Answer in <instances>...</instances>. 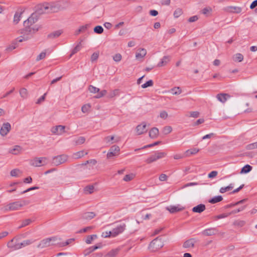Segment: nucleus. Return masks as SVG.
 Segmentation results:
<instances>
[{
	"label": "nucleus",
	"mask_w": 257,
	"mask_h": 257,
	"mask_svg": "<svg viewBox=\"0 0 257 257\" xmlns=\"http://www.w3.org/2000/svg\"><path fill=\"white\" fill-rule=\"evenodd\" d=\"M37 15L36 13L32 14L28 19L24 22V28L21 30V33L22 36L17 38L19 42L26 41L31 38L32 35L37 32L38 28L31 26L38 21Z\"/></svg>",
	"instance_id": "nucleus-1"
},
{
	"label": "nucleus",
	"mask_w": 257,
	"mask_h": 257,
	"mask_svg": "<svg viewBox=\"0 0 257 257\" xmlns=\"http://www.w3.org/2000/svg\"><path fill=\"white\" fill-rule=\"evenodd\" d=\"M164 245L162 238L159 236L150 242L149 248L151 251L155 252L163 247Z\"/></svg>",
	"instance_id": "nucleus-2"
},
{
	"label": "nucleus",
	"mask_w": 257,
	"mask_h": 257,
	"mask_svg": "<svg viewBox=\"0 0 257 257\" xmlns=\"http://www.w3.org/2000/svg\"><path fill=\"white\" fill-rule=\"evenodd\" d=\"M46 6H48L45 8L47 10L48 13H56L64 9L60 2L48 3Z\"/></svg>",
	"instance_id": "nucleus-3"
},
{
	"label": "nucleus",
	"mask_w": 257,
	"mask_h": 257,
	"mask_svg": "<svg viewBox=\"0 0 257 257\" xmlns=\"http://www.w3.org/2000/svg\"><path fill=\"white\" fill-rule=\"evenodd\" d=\"M119 222L114 228L112 229V237H114L117 236L119 234L122 233L125 229L126 224L124 222H122L121 220L119 221H117L115 223Z\"/></svg>",
	"instance_id": "nucleus-4"
},
{
	"label": "nucleus",
	"mask_w": 257,
	"mask_h": 257,
	"mask_svg": "<svg viewBox=\"0 0 257 257\" xmlns=\"http://www.w3.org/2000/svg\"><path fill=\"white\" fill-rule=\"evenodd\" d=\"M56 240V237H51L42 240L37 245L38 248H45L51 245H55L56 243L54 242Z\"/></svg>",
	"instance_id": "nucleus-5"
},
{
	"label": "nucleus",
	"mask_w": 257,
	"mask_h": 257,
	"mask_svg": "<svg viewBox=\"0 0 257 257\" xmlns=\"http://www.w3.org/2000/svg\"><path fill=\"white\" fill-rule=\"evenodd\" d=\"M68 159V156L65 154L54 156L53 158V164L55 166H58L66 162Z\"/></svg>",
	"instance_id": "nucleus-6"
},
{
	"label": "nucleus",
	"mask_w": 257,
	"mask_h": 257,
	"mask_svg": "<svg viewBox=\"0 0 257 257\" xmlns=\"http://www.w3.org/2000/svg\"><path fill=\"white\" fill-rule=\"evenodd\" d=\"M166 156V154L164 152H156L155 154L151 155L146 160V162L147 164H150L158 159L165 157Z\"/></svg>",
	"instance_id": "nucleus-7"
},
{
	"label": "nucleus",
	"mask_w": 257,
	"mask_h": 257,
	"mask_svg": "<svg viewBox=\"0 0 257 257\" xmlns=\"http://www.w3.org/2000/svg\"><path fill=\"white\" fill-rule=\"evenodd\" d=\"M25 201H23V202L18 201L9 203L7 206V208H6V210L11 211L19 210L25 205Z\"/></svg>",
	"instance_id": "nucleus-8"
},
{
	"label": "nucleus",
	"mask_w": 257,
	"mask_h": 257,
	"mask_svg": "<svg viewBox=\"0 0 257 257\" xmlns=\"http://www.w3.org/2000/svg\"><path fill=\"white\" fill-rule=\"evenodd\" d=\"M119 151H120V149L118 146H116V145L112 146L110 148V149L107 154V155H106L107 158L108 159H110L112 158L113 157L118 155Z\"/></svg>",
	"instance_id": "nucleus-9"
},
{
	"label": "nucleus",
	"mask_w": 257,
	"mask_h": 257,
	"mask_svg": "<svg viewBox=\"0 0 257 257\" xmlns=\"http://www.w3.org/2000/svg\"><path fill=\"white\" fill-rule=\"evenodd\" d=\"M65 126L62 125H58L51 128V132L56 135H60L65 132Z\"/></svg>",
	"instance_id": "nucleus-10"
},
{
	"label": "nucleus",
	"mask_w": 257,
	"mask_h": 257,
	"mask_svg": "<svg viewBox=\"0 0 257 257\" xmlns=\"http://www.w3.org/2000/svg\"><path fill=\"white\" fill-rule=\"evenodd\" d=\"M11 129V125L9 122L4 123L1 130L0 134L2 136H6Z\"/></svg>",
	"instance_id": "nucleus-11"
},
{
	"label": "nucleus",
	"mask_w": 257,
	"mask_h": 257,
	"mask_svg": "<svg viewBox=\"0 0 257 257\" xmlns=\"http://www.w3.org/2000/svg\"><path fill=\"white\" fill-rule=\"evenodd\" d=\"M224 11L228 13L239 14L241 13L242 8L236 6H228L224 8Z\"/></svg>",
	"instance_id": "nucleus-12"
},
{
	"label": "nucleus",
	"mask_w": 257,
	"mask_h": 257,
	"mask_svg": "<svg viewBox=\"0 0 257 257\" xmlns=\"http://www.w3.org/2000/svg\"><path fill=\"white\" fill-rule=\"evenodd\" d=\"M46 158H35L34 160H32L30 164L31 165L35 167H39L43 164H42L44 160H46Z\"/></svg>",
	"instance_id": "nucleus-13"
},
{
	"label": "nucleus",
	"mask_w": 257,
	"mask_h": 257,
	"mask_svg": "<svg viewBox=\"0 0 257 257\" xmlns=\"http://www.w3.org/2000/svg\"><path fill=\"white\" fill-rule=\"evenodd\" d=\"M196 242L195 238H191L185 241L183 244V247L184 248L194 247L195 243Z\"/></svg>",
	"instance_id": "nucleus-14"
},
{
	"label": "nucleus",
	"mask_w": 257,
	"mask_h": 257,
	"mask_svg": "<svg viewBox=\"0 0 257 257\" xmlns=\"http://www.w3.org/2000/svg\"><path fill=\"white\" fill-rule=\"evenodd\" d=\"M146 123L143 122L142 124L138 125L136 127V131L138 135H142L147 132L146 130Z\"/></svg>",
	"instance_id": "nucleus-15"
},
{
	"label": "nucleus",
	"mask_w": 257,
	"mask_h": 257,
	"mask_svg": "<svg viewBox=\"0 0 257 257\" xmlns=\"http://www.w3.org/2000/svg\"><path fill=\"white\" fill-rule=\"evenodd\" d=\"M206 209V206L203 204H200L194 207L192 210L193 212L201 213Z\"/></svg>",
	"instance_id": "nucleus-16"
},
{
	"label": "nucleus",
	"mask_w": 257,
	"mask_h": 257,
	"mask_svg": "<svg viewBox=\"0 0 257 257\" xmlns=\"http://www.w3.org/2000/svg\"><path fill=\"white\" fill-rule=\"evenodd\" d=\"M166 208L171 213H175L176 212L180 211L184 209L183 207H180V205H178V206L170 205V206L167 207Z\"/></svg>",
	"instance_id": "nucleus-17"
},
{
	"label": "nucleus",
	"mask_w": 257,
	"mask_h": 257,
	"mask_svg": "<svg viewBox=\"0 0 257 257\" xmlns=\"http://www.w3.org/2000/svg\"><path fill=\"white\" fill-rule=\"evenodd\" d=\"M230 96L227 93H219L216 95V98L221 102L224 103Z\"/></svg>",
	"instance_id": "nucleus-18"
},
{
	"label": "nucleus",
	"mask_w": 257,
	"mask_h": 257,
	"mask_svg": "<svg viewBox=\"0 0 257 257\" xmlns=\"http://www.w3.org/2000/svg\"><path fill=\"white\" fill-rule=\"evenodd\" d=\"M217 230L215 228H209L204 230L202 233L206 236H211L216 233Z\"/></svg>",
	"instance_id": "nucleus-19"
},
{
	"label": "nucleus",
	"mask_w": 257,
	"mask_h": 257,
	"mask_svg": "<svg viewBox=\"0 0 257 257\" xmlns=\"http://www.w3.org/2000/svg\"><path fill=\"white\" fill-rule=\"evenodd\" d=\"M48 3H45L38 5L36 7V11L39 14H42L44 13H48L47 10L45 8Z\"/></svg>",
	"instance_id": "nucleus-20"
},
{
	"label": "nucleus",
	"mask_w": 257,
	"mask_h": 257,
	"mask_svg": "<svg viewBox=\"0 0 257 257\" xmlns=\"http://www.w3.org/2000/svg\"><path fill=\"white\" fill-rule=\"evenodd\" d=\"M147 54V51L144 48H141L138 50L136 54V57L137 59L143 58Z\"/></svg>",
	"instance_id": "nucleus-21"
},
{
	"label": "nucleus",
	"mask_w": 257,
	"mask_h": 257,
	"mask_svg": "<svg viewBox=\"0 0 257 257\" xmlns=\"http://www.w3.org/2000/svg\"><path fill=\"white\" fill-rule=\"evenodd\" d=\"M96 216V214L93 212H87L83 214L82 218L86 220H90Z\"/></svg>",
	"instance_id": "nucleus-22"
},
{
	"label": "nucleus",
	"mask_w": 257,
	"mask_h": 257,
	"mask_svg": "<svg viewBox=\"0 0 257 257\" xmlns=\"http://www.w3.org/2000/svg\"><path fill=\"white\" fill-rule=\"evenodd\" d=\"M159 135V130L157 127H153L149 132V136L152 139L156 138Z\"/></svg>",
	"instance_id": "nucleus-23"
},
{
	"label": "nucleus",
	"mask_w": 257,
	"mask_h": 257,
	"mask_svg": "<svg viewBox=\"0 0 257 257\" xmlns=\"http://www.w3.org/2000/svg\"><path fill=\"white\" fill-rule=\"evenodd\" d=\"M170 58L169 56H165L161 59L160 62L158 64V67H162L166 65L168 62L170 61Z\"/></svg>",
	"instance_id": "nucleus-24"
},
{
	"label": "nucleus",
	"mask_w": 257,
	"mask_h": 257,
	"mask_svg": "<svg viewBox=\"0 0 257 257\" xmlns=\"http://www.w3.org/2000/svg\"><path fill=\"white\" fill-rule=\"evenodd\" d=\"M62 31L61 30L54 31L50 34H49L47 37L49 39H55L56 38L58 37L61 35V34L62 33Z\"/></svg>",
	"instance_id": "nucleus-25"
},
{
	"label": "nucleus",
	"mask_w": 257,
	"mask_h": 257,
	"mask_svg": "<svg viewBox=\"0 0 257 257\" xmlns=\"http://www.w3.org/2000/svg\"><path fill=\"white\" fill-rule=\"evenodd\" d=\"M222 200L223 198L222 196L218 195L214 196L213 198H212L211 199L209 200V202L211 204H215L221 201Z\"/></svg>",
	"instance_id": "nucleus-26"
},
{
	"label": "nucleus",
	"mask_w": 257,
	"mask_h": 257,
	"mask_svg": "<svg viewBox=\"0 0 257 257\" xmlns=\"http://www.w3.org/2000/svg\"><path fill=\"white\" fill-rule=\"evenodd\" d=\"M252 167L249 165H245L243 166L240 172L241 174H246L251 171Z\"/></svg>",
	"instance_id": "nucleus-27"
},
{
	"label": "nucleus",
	"mask_w": 257,
	"mask_h": 257,
	"mask_svg": "<svg viewBox=\"0 0 257 257\" xmlns=\"http://www.w3.org/2000/svg\"><path fill=\"white\" fill-rule=\"evenodd\" d=\"M22 148L19 146H15L14 148L10 150L9 153L14 155H17L21 151Z\"/></svg>",
	"instance_id": "nucleus-28"
},
{
	"label": "nucleus",
	"mask_w": 257,
	"mask_h": 257,
	"mask_svg": "<svg viewBox=\"0 0 257 257\" xmlns=\"http://www.w3.org/2000/svg\"><path fill=\"white\" fill-rule=\"evenodd\" d=\"M234 184L232 183L230 184L228 186L224 187H221L220 188L219 190V192L221 193H224L226 191H230L233 188Z\"/></svg>",
	"instance_id": "nucleus-29"
},
{
	"label": "nucleus",
	"mask_w": 257,
	"mask_h": 257,
	"mask_svg": "<svg viewBox=\"0 0 257 257\" xmlns=\"http://www.w3.org/2000/svg\"><path fill=\"white\" fill-rule=\"evenodd\" d=\"M81 42L82 41H81L79 43H78L77 45L73 48L70 55V57H71L72 55H73L74 54H75V53H76L80 50L81 48Z\"/></svg>",
	"instance_id": "nucleus-30"
},
{
	"label": "nucleus",
	"mask_w": 257,
	"mask_h": 257,
	"mask_svg": "<svg viewBox=\"0 0 257 257\" xmlns=\"http://www.w3.org/2000/svg\"><path fill=\"white\" fill-rule=\"evenodd\" d=\"M170 91L174 95H179L182 92L181 89L180 87H174L171 88Z\"/></svg>",
	"instance_id": "nucleus-31"
},
{
	"label": "nucleus",
	"mask_w": 257,
	"mask_h": 257,
	"mask_svg": "<svg viewBox=\"0 0 257 257\" xmlns=\"http://www.w3.org/2000/svg\"><path fill=\"white\" fill-rule=\"evenodd\" d=\"M88 154L87 152H86L85 154L84 153L83 151H79L78 152H76L74 154H73V157L75 159H79L82 158L84 156V155H87Z\"/></svg>",
	"instance_id": "nucleus-32"
},
{
	"label": "nucleus",
	"mask_w": 257,
	"mask_h": 257,
	"mask_svg": "<svg viewBox=\"0 0 257 257\" xmlns=\"http://www.w3.org/2000/svg\"><path fill=\"white\" fill-rule=\"evenodd\" d=\"M246 199H244L240 200L236 203H231L230 204L226 205V206H225L224 208L226 209V208L232 207L233 206H235L236 205H239L240 204H242V203L245 202L246 201Z\"/></svg>",
	"instance_id": "nucleus-33"
},
{
	"label": "nucleus",
	"mask_w": 257,
	"mask_h": 257,
	"mask_svg": "<svg viewBox=\"0 0 257 257\" xmlns=\"http://www.w3.org/2000/svg\"><path fill=\"white\" fill-rule=\"evenodd\" d=\"M119 94V90L118 89H114L111 91H110L107 94V97L109 98H112L115 96L118 95Z\"/></svg>",
	"instance_id": "nucleus-34"
},
{
	"label": "nucleus",
	"mask_w": 257,
	"mask_h": 257,
	"mask_svg": "<svg viewBox=\"0 0 257 257\" xmlns=\"http://www.w3.org/2000/svg\"><path fill=\"white\" fill-rule=\"evenodd\" d=\"M31 222H32V220L31 219H27L23 220L22 224L18 227V229L22 228L24 227H25L28 225H29Z\"/></svg>",
	"instance_id": "nucleus-35"
},
{
	"label": "nucleus",
	"mask_w": 257,
	"mask_h": 257,
	"mask_svg": "<svg viewBox=\"0 0 257 257\" xmlns=\"http://www.w3.org/2000/svg\"><path fill=\"white\" fill-rule=\"evenodd\" d=\"M94 189L93 185H87L84 188V191L86 193L91 194L93 192Z\"/></svg>",
	"instance_id": "nucleus-36"
},
{
	"label": "nucleus",
	"mask_w": 257,
	"mask_h": 257,
	"mask_svg": "<svg viewBox=\"0 0 257 257\" xmlns=\"http://www.w3.org/2000/svg\"><path fill=\"white\" fill-rule=\"evenodd\" d=\"M22 14V12L19 13V12H16L14 15V22L17 24H18L19 21H20V18L21 17V15Z\"/></svg>",
	"instance_id": "nucleus-37"
},
{
	"label": "nucleus",
	"mask_w": 257,
	"mask_h": 257,
	"mask_svg": "<svg viewBox=\"0 0 257 257\" xmlns=\"http://www.w3.org/2000/svg\"><path fill=\"white\" fill-rule=\"evenodd\" d=\"M243 59V56L240 53L236 54L233 57V60L235 61L241 62Z\"/></svg>",
	"instance_id": "nucleus-38"
},
{
	"label": "nucleus",
	"mask_w": 257,
	"mask_h": 257,
	"mask_svg": "<svg viewBox=\"0 0 257 257\" xmlns=\"http://www.w3.org/2000/svg\"><path fill=\"white\" fill-rule=\"evenodd\" d=\"M103 28L101 26H96L94 28V32L97 34H101L103 32Z\"/></svg>",
	"instance_id": "nucleus-39"
},
{
	"label": "nucleus",
	"mask_w": 257,
	"mask_h": 257,
	"mask_svg": "<svg viewBox=\"0 0 257 257\" xmlns=\"http://www.w3.org/2000/svg\"><path fill=\"white\" fill-rule=\"evenodd\" d=\"M35 240H36L33 239H30L24 240L23 242H21V245H22V247L33 243V242H34L35 241Z\"/></svg>",
	"instance_id": "nucleus-40"
},
{
	"label": "nucleus",
	"mask_w": 257,
	"mask_h": 257,
	"mask_svg": "<svg viewBox=\"0 0 257 257\" xmlns=\"http://www.w3.org/2000/svg\"><path fill=\"white\" fill-rule=\"evenodd\" d=\"M199 151V149L197 148H193L186 151V153L188 155H194Z\"/></svg>",
	"instance_id": "nucleus-41"
},
{
	"label": "nucleus",
	"mask_w": 257,
	"mask_h": 257,
	"mask_svg": "<svg viewBox=\"0 0 257 257\" xmlns=\"http://www.w3.org/2000/svg\"><path fill=\"white\" fill-rule=\"evenodd\" d=\"M154 82L152 80H150L148 81H147L145 83L142 84L141 85L142 88H146L148 87H151L153 85Z\"/></svg>",
	"instance_id": "nucleus-42"
},
{
	"label": "nucleus",
	"mask_w": 257,
	"mask_h": 257,
	"mask_svg": "<svg viewBox=\"0 0 257 257\" xmlns=\"http://www.w3.org/2000/svg\"><path fill=\"white\" fill-rule=\"evenodd\" d=\"M118 249H114L110 250L108 252L107 255L109 257H114L115 256L118 252Z\"/></svg>",
	"instance_id": "nucleus-43"
},
{
	"label": "nucleus",
	"mask_w": 257,
	"mask_h": 257,
	"mask_svg": "<svg viewBox=\"0 0 257 257\" xmlns=\"http://www.w3.org/2000/svg\"><path fill=\"white\" fill-rule=\"evenodd\" d=\"M27 90L25 88H22L20 90V94L24 98L27 97Z\"/></svg>",
	"instance_id": "nucleus-44"
},
{
	"label": "nucleus",
	"mask_w": 257,
	"mask_h": 257,
	"mask_svg": "<svg viewBox=\"0 0 257 257\" xmlns=\"http://www.w3.org/2000/svg\"><path fill=\"white\" fill-rule=\"evenodd\" d=\"M183 13L182 10L180 8L177 9L174 12V16L177 18L180 17Z\"/></svg>",
	"instance_id": "nucleus-45"
},
{
	"label": "nucleus",
	"mask_w": 257,
	"mask_h": 257,
	"mask_svg": "<svg viewBox=\"0 0 257 257\" xmlns=\"http://www.w3.org/2000/svg\"><path fill=\"white\" fill-rule=\"evenodd\" d=\"M172 131V128L170 126H165L163 129V133L165 135H168Z\"/></svg>",
	"instance_id": "nucleus-46"
},
{
	"label": "nucleus",
	"mask_w": 257,
	"mask_h": 257,
	"mask_svg": "<svg viewBox=\"0 0 257 257\" xmlns=\"http://www.w3.org/2000/svg\"><path fill=\"white\" fill-rule=\"evenodd\" d=\"M88 90L90 92L93 93L98 92L100 90L99 88L93 86V85H90L88 87Z\"/></svg>",
	"instance_id": "nucleus-47"
},
{
	"label": "nucleus",
	"mask_w": 257,
	"mask_h": 257,
	"mask_svg": "<svg viewBox=\"0 0 257 257\" xmlns=\"http://www.w3.org/2000/svg\"><path fill=\"white\" fill-rule=\"evenodd\" d=\"M91 106L89 104H86L83 105L81 107V110L83 113H86L88 112V111L90 108Z\"/></svg>",
	"instance_id": "nucleus-48"
},
{
	"label": "nucleus",
	"mask_w": 257,
	"mask_h": 257,
	"mask_svg": "<svg viewBox=\"0 0 257 257\" xmlns=\"http://www.w3.org/2000/svg\"><path fill=\"white\" fill-rule=\"evenodd\" d=\"M85 141V138L83 137H79L75 141L77 145H80L83 144Z\"/></svg>",
	"instance_id": "nucleus-49"
},
{
	"label": "nucleus",
	"mask_w": 257,
	"mask_h": 257,
	"mask_svg": "<svg viewBox=\"0 0 257 257\" xmlns=\"http://www.w3.org/2000/svg\"><path fill=\"white\" fill-rule=\"evenodd\" d=\"M257 148V142L250 144L246 146V149L247 150H253Z\"/></svg>",
	"instance_id": "nucleus-50"
},
{
	"label": "nucleus",
	"mask_w": 257,
	"mask_h": 257,
	"mask_svg": "<svg viewBox=\"0 0 257 257\" xmlns=\"http://www.w3.org/2000/svg\"><path fill=\"white\" fill-rule=\"evenodd\" d=\"M107 94V91L106 90H103L99 92L95 97L96 98H100Z\"/></svg>",
	"instance_id": "nucleus-51"
},
{
	"label": "nucleus",
	"mask_w": 257,
	"mask_h": 257,
	"mask_svg": "<svg viewBox=\"0 0 257 257\" xmlns=\"http://www.w3.org/2000/svg\"><path fill=\"white\" fill-rule=\"evenodd\" d=\"M121 55L119 53H117L115 54L113 57V59L114 61L116 62H119L121 59Z\"/></svg>",
	"instance_id": "nucleus-52"
},
{
	"label": "nucleus",
	"mask_w": 257,
	"mask_h": 257,
	"mask_svg": "<svg viewBox=\"0 0 257 257\" xmlns=\"http://www.w3.org/2000/svg\"><path fill=\"white\" fill-rule=\"evenodd\" d=\"M17 42H19L18 41V39H17L14 42H13L12 43V44L9 46V47L8 48V49L12 51V50L16 49L17 47L16 45L17 44Z\"/></svg>",
	"instance_id": "nucleus-53"
},
{
	"label": "nucleus",
	"mask_w": 257,
	"mask_h": 257,
	"mask_svg": "<svg viewBox=\"0 0 257 257\" xmlns=\"http://www.w3.org/2000/svg\"><path fill=\"white\" fill-rule=\"evenodd\" d=\"M112 231H106L105 232H103L102 234V236L106 238L108 237H112Z\"/></svg>",
	"instance_id": "nucleus-54"
},
{
	"label": "nucleus",
	"mask_w": 257,
	"mask_h": 257,
	"mask_svg": "<svg viewBox=\"0 0 257 257\" xmlns=\"http://www.w3.org/2000/svg\"><path fill=\"white\" fill-rule=\"evenodd\" d=\"M46 56V53L45 52H41L37 57L36 60L37 61H40L44 59Z\"/></svg>",
	"instance_id": "nucleus-55"
},
{
	"label": "nucleus",
	"mask_w": 257,
	"mask_h": 257,
	"mask_svg": "<svg viewBox=\"0 0 257 257\" xmlns=\"http://www.w3.org/2000/svg\"><path fill=\"white\" fill-rule=\"evenodd\" d=\"M212 12V9L210 7H206L201 11L202 14L207 15L208 13Z\"/></svg>",
	"instance_id": "nucleus-56"
},
{
	"label": "nucleus",
	"mask_w": 257,
	"mask_h": 257,
	"mask_svg": "<svg viewBox=\"0 0 257 257\" xmlns=\"http://www.w3.org/2000/svg\"><path fill=\"white\" fill-rule=\"evenodd\" d=\"M133 177H134L133 174H127V175H125L123 180L126 182L130 181L133 179Z\"/></svg>",
	"instance_id": "nucleus-57"
},
{
	"label": "nucleus",
	"mask_w": 257,
	"mask_h": 257,
	"mask_svg": "<svg viewBox=\"0 0 257 257\" xmlns=\"http://www.w3.org/2000/svg\"><path fill=\"white\" fill-rule=\"evenodd\" d=\"M39 189V187H38V186H33V187H30L27 189H26V190H24L22 192H21V194H23L26 192H29L30 191H32V190H36V189Z\"/></svg>",
	"instance_id": "nucleus-58"
},
{
	"label": "nucleus",
	"mask_w": 257,
	"mask_h": 257,
	"mask_svg": "<svg viewBox=\"0 0 257 257\" xmlns=\"http://www.w3.org/2000/svg\"><path fill=\"white\" fill-rule=\"evenodd\" d=\"M92 228H93L92 226H88V227H85V228H84L83 229H81L78 230L77 232V233H82L86 232L88 230L92 229Z\"/></svg>",
	"instance_id": "nucleus-59"
},
{
	"label": "nucleus",
	"mask_w": 257,
	"mask_h": 257,
	"mask_svg": "<svg viewBox=\"0 0 257 257\" xmlns=\"http://www.w3.org/2000/svg\"><path fill=\"white\" fill-rule=\"evenodd\" d=\"M90 26V24H86L85 25L82 26L79 28L81 32L82 33L85 32L88 28H89Z\"/></svg>",
	"instance_id": "nucleus-60"
},
{
	"label": "nucleus",
	"mask_w": 257,
	"mask_h": 257,
	"mask_svg": "<svg viewBox=\"0 0 257 257\" xmlns=\"http://www.w3.org/2000/svg\"><path fill=\"white\" fill-rule=\"evenodd\" d=\"M198 185V183L197 182H191V183H187V184H185L184 185H183L181 187V189H184V188L188 187L196 186V185Z\"/></svg>",
	"instance_id": "nucleus-61"
},
{
	"label": "nucleus",
	"mask_w": 257,
	"mask_h": 257,
	"mask_svg": "<svg viewBox=\"0 0 257 257\" xmlns=\"http://www.w3.org/2000/svg\"><path fill=\"white\" fill-rule=\"evenodd\" d=\"M92 247L90 246L86 249H85L84 251V254L85 256H86V255H88V254H89L90 253H91L93 251V250H92Z\"/></svg>",
	"instance_id": "nucleus-62"
},
{
	"label": "nucleus",
	"mask_w": 257,
	"mask_h": 257,
	"mask_svg": "<svg viewBox=\"0 0 257 257\" xmlns=\"http://www.w3.org/2000/svg\"><path fill=\"white\" fill-rule=\"evenodd\" d=\"M218 172L216 171H211L208 175V177L209 178H213L217 176Z\"/></svg>",
	"instance_id": "nucleus-63"
},
{
	"label": "nucleus",
	"mask_w": 257,
	"mask_h": 257,
	"mask_svg": "<svg viewBox=\"0 0 257 257\" xmlns=\"http://www.w3.org/2000/svg\"><path fill=\"white\" fill-rule=\"evenodd\" d=\"M20 172L19 169H13L11 171V175L13 177H17L18 176V172Z\"/></svg>",
	"instance_id": "nucleus-64"
}]
</instances>
